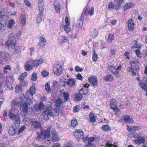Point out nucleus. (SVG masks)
Segmentation results:
<instances>
[{
	"label": "nucleus",
	"mask_w": 147,
	"mask_h": 147,
	"mask_svg": "<svg viewBox=\"0 0 147 147\" xmlns=\"http://www.w3.org/2000/svg\"><path fill=\"white\" fill-rule=\"evenodd\" d=\"M69 25L62 24L60 27V29L61 30H64L67 33H68L71 30V29L69 27Z\"/></svg>",
	"instance_id": "22"
},
{
	"label": "nucleus",
	"mask_w": 147,
	"mask_h": 147,
	"mask_svg": "<svg viewBox=\"0 0 147 147\" xmlns=\"http://www.w3.org/2000/svg\"><path fill=\"white\" fill-rule=\"evenodd\" d=\"M140 129L139 126H135L129 127V125L127 126V129L129 131H137Z\"/></svg>",
	"instance_id": "15"
},
{
	"label": "nucleus",
	"mask_w": 147,
	"mask_h": 147,
	"mask_svg": "<svg viewBox=\"0 0 147 147\" xmlns=\"http://www.w3.org/2000/svg\"><path fill=\"white\" fill-rule=\"evenodd\" d=\"M24 99L20 103V110L24 113H26L28 111V104L25 102H24Z\"/></svg>",
	"instance_id": "6"
},
{
	"label": "nucleus",
	"mask_w": 147,
	"mask_h": 147,
	"mask_svg": "<svg viewBox=\"0 0 147 147\" xmlns=\"http://www.w3.org/2000/svg\"><path fill=\"white\" fill-rule=\"evenodd\" d=\"M98 34V29L95 28L92 32L91 35L93 37H96Z\"/></svg>",
	"instance_id": "36"
},
{
	"label": "nucleus",
	"mask_w": 147,
	"mask_h": 147,
	"mask_svg": "<svg viewBox=\"0 0 147 147\" xmlns=\"http://www.w3.org/2000/svg\"><path fill=\"white\" fill-rule=\"evenodd\" d=\"M62 103V101L61 99L58 98L55 101V104L57 106H60Z\"/></svg>",
	"instance_id": "49"
},
{
	"label": "nucleus",
	"mask_w": 147,
	"mask_h": 147,
	"mask_svg": "<svg viewBox=\"0 0 147 147\" xmlns=\"http://www.w3.org/2000/svg\"><path fill=\"white\" fill-rule=\"evenodd\" d=\"M38 5L40 12L43 13L44 9V4L42 0H40L38 3Z\"/></svg>",
	"instance_id": "19"
},
{
	"label": "nucleus",
	"mask_w": 147,
	"mask_h": 147,
	"mask_svg": "<svg viewBox=\"0 0 147 147\" xmlns=\"http://www.w3.org/2000/svg\"><path fill=\"white\" fill-rule=\"evenodd\" d=\"M94 9L93 7H92L90 8H87L84 11V13L86 15L88 14L92 15L94 13Z\"/></svg>",
	"instance_id": "17"
},
{
	"label": "nucleus",
	"mask_w": 147,
	"mask_h": 147,
	"mask_svg": "<svg viewBox=\"0 0 147 147\" xmlns=\"http://www.w3.org/2000/svg\"><path fill=\"white\" fill-rule=\"evenodd\" d=\"M43 13L40 12L37 16L36 18L37 22L39 23L41 22L42 20V14Z\"/></svg>",
	"instance_id": "34"
},
{
	"label": "nucleus",
	"mask_w": 147,
	"mask_h": 147,
	"mask_svg": "<svg viewBox=\"0 0 147 147\" xmlns=\"http://www.w3.org/2000/svg\"><path fill=\"white\" fill-rule=\"evenodd\" d=\"M127 25L129 30L130 31H132L134 30L135 24L132 19L128 21Z\"/></svg>",
	"instance_id": "13"
},
{
	"label": "nucleus",
	"mask_w": 147,
	"mask_h": 147,
	"mask_svg": "<svg viewBox=\"0 0 147 147\" xmlns=\"http://www.w3.org/2000/svg\"><path fill=\"white\" fill-rule=\"evenodd\" d=\"M41 123L37 121H34L32 122V125L34 127L37 129L40 127Z\"/></svg>",
	"instance_id": "25"
},
{
	"label": "nucleus",
	"mask_w": 147,
	"mask_h": 147,
	"mask_svg": "<svg viewBox=\"0 0 147 147\" xmlns=\"http://www.w3.org/2000/svg\"><path fill=\"white\" fill-rule=\"evenodd\" d=\"M114 38V35L112 34H109V35L108 38L107 39V42L109 43H111Z\"/></svg>",
	"instance_id": "31"
},
{
	"label": "nucleus",
	"mask_w": 147,
	"mask_h": 147,
	"mask_svg": "<svg viewBox=\"0 0 147 147\" xmlns=\"http://www.w3.org/2000/svg\"><path fill=\"white\" fill-rule=\"evenodd\" d=\"M65 83L67 85L72 86L75 85L76 79L74 78H70L68 79L67 81H66Z\"/></svg>",
	"instance_id": "16"
},
{
	"label": "nucleus",
	"mask_w": 147,
	"mask_h": 147,
	"mask_svg": "<svg viewBox=\"0 0 147 147\" xmlns=\"http://www.w3.org/2000/svg\"><path fill=\"white\" fill-rule=\"evenodd\" d=\"M134 5L133 2L129 3L126 4L123 7V8L124 10L130 8L132 7Z\"/></svg>",
	"instance_id": "24"
},
{
	"label": "nucleus",
	"mask_w": 147,
	"mask_h": 147,
	"mask_svg": "<svg viewBox=\"0 0 147 147\" xmlns=\"http://www.w3.org/2000/svg\"><path fill=\"white\" fill-rule=\"evenodd\" d=\"M124 120L125 122H129L130 123H133V120L130 117L129 115H126L124 117Z\"/></svg>",
	"instance_id": "29"
},
{
	"label": "nucleus",
	"mask_w": 147,
	"mask_h": 147,
	"mask_svg": "<svg viewBox=\"0 0 147 147\" xmlns=\"http://www.w3.org/2000/svg\"><path fill=\"white\" fill-rule=\"evenodd\" d=\"M68 41V38L65 35H60L59 36L58 39V42L60 45H64Z\"/></svg>",
	"instance_id": "8"
},
{
	"label": "nucleus",
	"mask_w": 147,
	"mask_h": 147,
	"mask_svg": "<svg viewBox=\"0 0 147 147\" xmlns=\"http://www.w3.org/2000/svg\"><path fill=\"white\" fill-rule=\"evenodd\" d=\"M115 3L118 4L119 7L120 4L124 2V0H115Z\"/></svg>",
	"instance_id": "59"
},
{
	"label": "nucleus",
	"mask_w": 147,
	"mask_h": 147,
	"mask_svg": "<svg viewBox=\"0 0 147 147\" xmlns=\"http://www.w3.org/2000/svg\"><path fill=\"white\" fill-rule=\"evenodd\" d=\"M145 139L142 137H138L136 140L139 143H143L145 142Z\"/></svg>",
	"instance_id": "47"
},
{
	"label": "nucleus",
	"mask_w": 147,
	"mask_h": 147,
	"mask_svg": "<svg viewBox=\"0 0 147 147\" xmlns=\"http://www.w3.org/2000/svg\"><path fill=\"white\" fill-rule=\"evenodd\" d=\"M18 112V110L17 109H12L10 111L9 114V118L11 120H14L17 124H19L20 122V117L17 116L16 117L15 115L16 113H17Z\"/></svg>",
	"instance_id": "3"
},
{
	"label": "nucleus",
	"mask_w": 147,
	"mask_h": 147,
	"mask_svg": "<svg viewBox=\"0 0 147 147\" xmlns=\"http://www.w3.org/2000/svg\"><path fill=\"white\" fill-rule=\"evenodd\" d=\"M108 69L111 72H113L115 70V67L112 65H110L108 67Z\"/></svg>",
	"instance_id": "56"
},
{
	"label": "nucleus",
	"mask_w": 147,
	"mask_h": 147,
	"mask_svg": "<svg viewBox=\"0 0 147 147\" xmlns=\"http://www.w3.org/2000/svg\"><path fill=\"white\" fill-rule=\"evenodd\" d=\"M44 129L45 131L43 137L45 138L46 139L49 138L50 136V129L49 128L47 129L46 127H45Z\"/></svg>",
	"instance_id": "23"
},
{
	"label": "nucleus",
	"mask_w": 147,
	"mask_h": 147,
	"mask_svg": "<svg viewBox=\"0 0 147 147\" xmlns=\"http://www.w3.org/2000/svg\"><path fill=\"white\" fill-rule=\"evenodd\" d=\"M79 92L82 95L86 94L87 93L88 91L86 88H83L80 90Z\"/></svg>",
	"instance_id": "39"
},
{
	"label": "nucleus",
	"mask_w": 147,
	"mask_h": 147,
	"mask_svg": "<svg viewBox=\"0 0 147 147\" xmlns=\"http://www.w3.org/2000/svg\"><path fill=\"white\" fill-rule=\"evenodd\" d=\"M89 82L94 87L97 86L98 84V80L96 77L92 76L89 77L88 79Z\"/></svg>",
	"instance_id": "7"
},
{
	"label": "nucleus",
	"mask_w": 147,
	"mask_h": 147,
	"mask_svg": "<svg viewBox=\"0 0 147 147\" xmlns=\"http://www.w3.org/2000/svg\"><path fill=\"white\" fill-rule=\"evenodd\" d=\"M138 84L140 87L143 90L145 91L146 89H147L146 84L144 82H139Z\"/></svg>",
	"instance_id": "38"
},
{
	"label": "nucleus",
	"mask_w": 147,
	"mask_h": 147,
	"mask_svg": "<svg viewBox=\"0 0 147 147\" xmlns=\"http://www.w3.org/2000/svg\"><path fill=\"white\" fill-rule=\"evenodd\" d=\"M110 105L111 109L116 110L117 112L119 111V109L117 107L116 100L115 99H112L111 100Z\"/></svg>",
	"instance_id": "10"
},
{
	"label": "nucleus",
	"mask_w": 147,
	"mask_h": 147,
	"mask_svg": "<svg viewBox=\"0 0 147 147\" xmlns=\"http://www.w3.org/2000/svg\"><path fill=\"white\" fill-rule=\"evenodd\" d=\"M28 74L26 72H25L23 73L20 76L19 79L20 80H23L26 76Z\"/></svg>",
	"instance_id": "43"
},
{
	"label": "nucleus",
	"mask_w": 147,
	"mask_h": 147,
	"mask_svg": "<svg viewBox=\"0 0 147 147\" xmlns=\"http://www.w3.org/2000/svg\"><path fill=\"white\" fill-rule=\"evenodd\" d=\"M36 89L34 86L32 85L30 87L29 90V92L32 96L36 93Z\"/></svg>",
	"instance_id": "26"
},
{
	"label": "nucleus",
	"mask_w": 147,
	"mask_h": 147,
	"mask_svg": "<svg viewBox=\"0 0 147 147\" xmlns=\"http://www.w3.org/2000/svg\"><path fill=\"white\" fill-rule=\"evenodd\" d=\"M24 67L26 70L27 71H29L32 69L31 65L28 64H26L24 65Z\"/></svg>",
	"instance_id": "46"
},
{
	"label": "nucleus",
	"mask_w": 147,
	"mask_h": 147,
	"mask_svg": "<svg viewBox=\"0 0 147 147\" xmlns=\"http://www.w3.org/2000/svg\"><path fill=\"white\" fill-rule=\"evenodd\" d=\"M83 22L84 20L82 18H81L78 21V25L79 28H81L82 27L83 24Z\"/></svg>",
	"instance_id": "42"
},
{
	"label": "nucleus",
	"mask_w": 147,
	"mask_h": 147,
	"mask_svg": "<svg viewBox=\"0 0 147 147\" xmlns=\"http://www.w3.org/2000/svg\"><path fill=\"white\" fill-rule=\"evenodd\" d=\"M42 74L43 76L46 77L49 75V72L46 70H43L42 72Z\"/></svg>",
	"instance_id": "55"
},
{
	"label": "nucleus",
	"mask_w": 147,
	"mask_h": 147,
	"mask_svg": "<svg viewBox=\"0 0 147 147\" xmlns=\"http://www.w3.org/2000/svg\"><path fill=\"white\" fill-rule=\"evenodd\" d=\"M17 125V126H16V123H14L11 127L9 128V133L10 136H13L18 131V128L19 125V124H18Z\"/></svg>",
	"instance_id": "5"
},
{
	"label": "nucleus",
	"mask_w": 147,
	"mask_h": 147,
	"mask_svg": "<svg viewBox=\"0 0 147 147\" xmlns=\"http://www.w3.org/2000/svg\"><path fill=\"white\" fill-rule=\"evenodd\" d=\"M75 98L76 100L77 101L81 100L82 98V96L81 94H76L75 95Z\"/></svg>",
	"instance_id": "45"
},
{
	"label": "nucleus",
	"mask_w": 147,
	"mask_h": 147,
	"mask_svg": "<svg viewBox=\"0 0 147 147\" xmlns=\"http://www.w3.org/2000/svg\"><path fill=\"white\" fill-rule=\"evenodd\" d=\"M15 23V21L13 19L9 20L7 24V27L10 28H11Z\"/></svg>",
	"instance_id": "30"
},
{
	"label": "nucleus",
	"mask_w": 147,
	"mask_h": 147,
	"mask_svg": "<svg viewBox=\"0 0 147 147\" xmlns=\"http://www.w3.org/2000/svg\"><path fill=\"white\" fill-rule=\"evenodd\" d=\"M42 114H44L47 116H55L50 108H48L46 109H45L42 113Z\"/></svg>",
	"instance_id": "14"
},
{
	"label": "nucleus",
	"mask_w": 147,
	"mask_h": 147,
	"mask_svg": "<svg viewBox=\"0 0 147 147\" xmlns=\"http://www.w3.org/2000/svg\"><path fill=\"white\" fill-rule=\"evenodd\" d=\"M45 89L48 92H49L51 91V89L49 83H47L45 86Z\"/></svg>",
	"instance_id": "40"
},
{
	"label": "nucleus",
	"mask_w": 147,
	"mask_h": 147,
	"mask_svg": "<svg viewBox=\"0 0 147 147\" xmlns=\"http://www.w3.org/2000/svg\"><path fill=\"white\" fill-rule=\"evenodd\" d=\"M47 42H46L45 38L42 37H40V40L38 44V46L40 47H44L46 44Z\"/></svg>",
	"instance_id": "18"
},
{
	"label": "nucleus",
	"mask_w": 147,
	"mask_h": 147,
	"mask_svg": "<svg viewBox=\"0 0 147 147\" xmlns=\"http://www.w3.org/2000/svg\"><path fill=\"white\" fill-rule=\"evenodd\" d=\"M53 5L54 7L60 5L59 4V0H55L53 3Z\"/></svg>",
	"instance_id": "62"
},
{
	"label": "nucleus",
	"mask_w": 147,
	"mask_h": 147,
	"mask_svg": "<svg viewBox=\"0 0 147 147\" xmlns=\"http://www.w3.org/2000/svg\"><path fill=\"white\" fill-rule=\"evenodd\" d=\"M37 79V74L36 73H33L32 75L31 80L32 81H35Z\"/></svg>",
	"instance_id": "50"
},
{
	"label": "nucleus",
	"mask_w": 147,
	"mask_h": 147,
	"mask_svg": "<svg viewBox=\"0 0 147 147\" xmlns=\"http://www.w3.org/2000/svg\"><path fill=\"white\" fill-rule=\"evenodd\" d=\"M32 64L33 66L36 67L38 66L39 65L37 60H35L32 61Z\"/></svg>",
	"instance_id": "60"
},
{
	"label": "nucleus",
	"mask_w": 147,
	"mask_h": 147,
	"mask_svg": "<svg viewBox=\"0 0 147 147\" xmlns=\"http://www.w3.org/2000/svg\"><path fill=\"white\" fill-rule=\"evenodd\" d=\"M13 82V79L11 77L7 78L6 82V84L7 86V88L9 89L13 90V87L12 85V83Z\"/></svg>",
	"instance_id": "9"
},
{
	"label": "nucleus",
	"mask_w": 147,
	"mask_h": 147,
	"mask_svg": "<svg viewBox=\"0 0 147 147\" xmlns=\"http://www.w3.org/2000/svg\"><path fill=\"white\" fill-rule=\"evenodd\" d=\"M90 121L91 123H94L96 121L95 117L93 113H90L89 114Z\"/></svg>",
	"instance_id": "35"
},
{
	"label": "nucleus",
	"mask_w": 147,
	"mask_h": 147,
	"mask_svg": "<svg viewBox=\"0 0 147 147\" xmlns=\"http://www.w3.org/2000/svg\"><path fill=\"white\" fill-rule=\"evenodd\" d=\"M10 55L8 54H6L1 56L2 59L1 60L4 61H7L9 59Z\"/></svg>",
	"instance_id": "27"
},
{
	"label": "nucleus",
	"mask_w": 147,
	"mask_h": 147,
	"mask_svg": "<svg viewBox=\"0 0 147 147\" xmlns=\"http://www.w3.org/2000/svg\"><path fill=\"white\" fill-rule=\"evenodd\" d=\"M78 124L76 119H73L71 121V125L73 127H75Z\"/></svg>",
	"instance_id": "44"
},
{
	"label": "nucleus",
	"mask_w": 147,
	"mask_h": 147,
	"mask_svg": "<svg viewBox=\"0 0 147 147\" xmlns=\"http://www.w3.org/2000/svg\"><path fill=\"white\" fill-rule=\"evenodd\" d=\"M130 63L132 66H133V64H136L138 62V59H136L134 58L132 59L130 61Z\"/></svg>",
	"instance_id": "48"
},
{
	"label": "nucleus",
	"mask_w": 147,
	"mask_h": 147,
	"mask_svg": "<svg viewBox=\"0 0 147 147\" xmlns=\"http://www.w3.org/2000/svg\"><path fill=\"white\" fill-rule=\"evenodd\" d=\"M6 44L13 49L16 47V41L15 37L12 34H11L9 37L8 40L5 42Z\"/></svg>",
	"instance_id": "4"
},
{
	"label": "nucleus",
	"mask_w": 147,
	"mask_h": 147,
	"mask_svg": "<svg viewBox=\"0 0 147 147\" xmlns=\"http://www.w3.org/2000/svg\"><path fill=\"white\" fill-rule=\"evenodd\" d=\"M21 90V86L20 85L16 86V92H20Z\"/></svg>",
	"instance_id": "58"
},
{
	"label": "nucleus",
	"mask_w": 147,
	"mask_h": 147,
	"mask_svg": "<svg viewBox=\"0 0 147 147\" xmlns=\"http://www.w3.org/2000/svg\"><path fill=\"white\" fill-rule=\"evenodd\" d=\"M114 5L112 2H110L108 5V8L110 9H112L114 8Z\"/></svg>",
	"instance_id": "57"
},
{
	"label": "nucleus",
	"mask_w": 147,
	"mask_h": 147,
	"mask_svg": "<svg viewBox=\"0 0 147 147\" xmlns=\"http://www.w3.org/2000/svg\"><path fill=\"white\" fill-rule=\"evenodd\" d=\"M25 99V98H16L12 100L11 105L12 107H13L15 106H18L19 103L22 102V101L24 99Z\"/></svg>",
	"instance_id": "11"
},
{
	"label": "nucleus",
	"mask_w": 147,
	"mask_h": 147,
	"mask_svg": "<svg viewBox=\"0 0 147 147\" xmlns=\"http://www.w3.org/2000/svg\"><path fill=\"white\" fill-rule=\"evenodd\" d=\"M74 136L77 138H79L84 135L83 132L80 129L76 130L74 132Z\"/></svg>",
	"instance_id": "21"
},
{
	"label": "nucleus",
	"mask_w": 147,
	"mask_h": 147,
	"mask_svg": "<svg viewBox=\"0 0 147 147\" xmlns=\"http://www.w3.org/2000/svg\"><path fill=\"white\" fill-rule=\"evenodd\" d=\"M7 12V9L6 8L2 9L0 11V24L3 26H5L8 19V15H6Z\"/></svg>",
	"instance_id": "1"
},
{
	"label": "nucleus",
	"mask_w": 147,
	"mask_h": 147,
	"mask_svg": "<svg viewBox=\"0 0 147 147\" xmlns=\"http://www.w3.org/2000/svg\"><path fill=\"white\" fill-rule=\"evenodd\" d=\"M76 79L79 80H82L83 79V77L80 74H78L76 76Z\"/></svg>",
	"instance_id": "63"
},
{
	"label": "nucleus",
	"mask_w": 147,
	"mask_h": 147,
	"mask_svg": "<svg viewBox=\"0 0 147 147\" xmlns=\"http://www.w3.org/2000/svg\"><path fill=\"white\" fill-rule=\"evenodd\" d=\"M75 68L76 70L77 71L82 72L83 71V69L82 68H80L79 66H77L75 67Z\"/></svg>",
	"instance_id": "61"
},
{
	"label": "nucleus",
	"mask_w": 147,
	"mask_h": 147,
	"mask_svg": "<svg viewBox=\"0 0 147 147\" xmlns=\"http://www.w3.org/2000/svg\"><path fill=\"white\" fill-rule=\"evenodd\" d=\"M20 23L22 26H25L26 24V18L25 15L21 14L20 18Z\"/></svg>",
	"instance_id": "20"
},
{
	"label": "nucleus",
	"mask_w": 147,
	"mask_h": 147,
	"mask_svg": "<svg viewBox=\"0 0 147 147\" xmlns=\"http://www.w3.org/2000/svg\"><path fill=\"white\" fill-rule=\"evenodd\" d=\"M44 107L45 105L42 102H40L38 106V109L41 111L43 110Z\"/></svg>",
	"instance_id": "54"
},
{
	"label": "nucleus",
	"mask_w": 147,
	"mask_h": 147,
	"mask_svg": "<svg viewBox=\"0 0 147 147\" xmlns=\"http://www.w3.org/2000/svg\"><path fill=\"white\" fill-rule=\"evenodd\" d=\"M63 96L65 100H68L69 98V95L68 92H64L63 93Z\"/></svg>",
	"instance_id": "52"
},
{
	"label": "nucleus",
	"mask_w": 147,
	"mask_h": 147,
	"mask_svg": "<svg viewBox=\"0 0 147 147\" xmlns=\"http://www.w3.org/2000/svg\"><path fill=\"white\" fill-rule=\"evenodd\" d=\"M136 45L135 46H134L132 47L133 49H135V53L137 56L139 58H140L142 57V55L141 54L140 51L139 50L138 48H140L141 47V46L140 45H138L136 43Z\"/></svg>",
	"instance_id": "12"
},
{
	"label": "nucleus",
	"mask_w": 147,
	"mask_h": 147,
	"mask_svg": "<svg viewBox=\"0 0 147 147\" xmlns=\"http://www.w3.org/2000/svg\"><path fill=\"white\" fill-rule=\"evenodd\" d=\"M53 139L55 141H57L59 140V139L57 137V135L55 131H54L52 132Z\"/></svg>",
	"instance_id": "32"
},
{
	"label": "nucleus",
	"mask_w": 147,
	"mask_h": 147,
	"mask_svg": "<svg viewBox=\"0 0 147 147\" xmlns=\"http://www.w3.org/2000/svg\"><path fill=\"white\" fill-rule=\"evenodd\" d=\"M95 139V138L94 137H91L88 139V143H91V142L94 141Z\"/></svg>",
	"instance_id": "64"
},
{
	"label": "nucleus",
	"mask_w": 147,
	"mask_h": 147,
	"mask_svg": "<svg viewBox=\"0 0 147 147\" xmlns=\"http://www.w3.org/2000/svg\"><path fill=\"white\" fill-rule=\"evenodd\" d=\"M63 63L58 62L55 64L53 67V71L54 74L57 76L60 75L62 72L63 69Z\"/></svg>",
	"instance_id": "2"
},
{
	"label": "nucleus",
	"mask_w": 147,
	"mask_h": 147,
	"mask_svg": "<svg viewBox=\"0 0 147 147\" xmlns=\"http://www.w3.org/2000/svg\"><path fill=\"white\" fill-rule=\"evenodd\" d=\"M11 69V67L8 65H6L4 67L3 71L5 74H7L8 71L10 70Z\"/></svg>",
	"instance_id": "41"
},
{
	"label": "nucleus",
	"mask_w": 147,
	"mask_h": 147,
	"mask_svg": "<svg viewBox=\"0 0 147 147\" xmlns=\"http://www.w3.org/2000/svg\"><path fill=\"white\" fill-rule=\"evenodd\" d=\"M104 80L106 81L111 82L113 80V77L111 75H109L104 78Z\"/></svg>",
	"instance_id": "28"
},
{
	"label": "nucleus",
	"mask_w": 147,
	"mask_h": 147,
	"mask_svg": "<svg viewBox=\"0 0 147 147\" xmlns=\"http://www.w3.org/2000/svg\"><path fill=\"white\" fill-rule=\"evenodd\" d=\"M102 129L104 131H109L111 130V128L108 125H104L102 127Z\"/></svg>",
	"instance_id": "37"
},
{
	"label": "nucleus",
	"mask_w": 147,
	"mask_h": 147,
	"mask_svg": "<svg viewBox=\"0 0 147 147\" xmlns=\"http://www.w3.org/2000/svg\"><path fill=\"white\" fill-rule=\"evenodd\" d=\"M92 59L93 61H96L98 60V55L94 50L93 51Z\"/></svg>",
	"instance_id": "33"
},
{
	"label": "nucleus",
	"mask_w": 147,
	"mask_h": 147,
	"mask_svg": "<svg viewBox=\"0 0 147 147\" xmlns=\"http://www.w3.org/2000/svg\"><path fill=\"white\" fill-rule=\"evenodd\" d=\"M54 7L55 8L56 12L58 13H60L61 9V5H59Z\"/></svg>",
	"instance_id": "53"
},
{
	"label": "nucleus",
	"mask_w": 147,
	"mask_h": 147,
	"mask_svg": "<svg viewBox=\"0 0 147 147\" xmlns=\"http://www.w3.org/2000/svg\"><path fill=\"white\" fill-rule=\"evenodd\" d=\"M26 128V127L24 126H22L20 128L18 133L17 135H19Z\"/></svg>",
	"instance_id": "51"
}]
</instances>
